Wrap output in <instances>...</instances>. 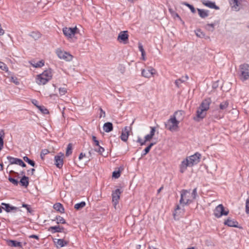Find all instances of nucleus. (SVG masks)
<instances>
[{"label": "nucleus", "instance_id": "nucleus-1", "mask_svg": "<svg viewBox=\"0 0 249 249\" xmlns=\"http://www.w3.org/2000/svg\"><path fill=\"white\" fill-rule=\"evenodd\" d=\"M183 112L176 111L168 120L166 127L172 132L177 131L178 129V124L183 120Z\"/></svg>", "mask_w": 249, "mask_h": 249}, {"label": "nucleus", "instance_id": "nucleus-2", "mask_svg": "<svg viewBox=\"0 0 249 249\" xmlns=\"http://www.w3.org/2000/svg\"><path fill=\"white\" fill-rule=\"evenodd\" d=\"M211 103V100L210 98L206 99L201 102L197 109L196 116L194 118L195 121L199 122L206 116Z\"/></svg>", "mask_w": 249, "mask_h": 249}, {"label": "nucleus", "instance_id": "nucleus-3", "mask_svg": "<svg viewBox=\"0 0 249 249\" xmlns=\"http://www.w3.org/2000/svg\"><path fill=\"white\" fill-rule=\"evenodd\" d=\"M196 189L183 190L181 193L180 203L183 205H187L191 203L196 198Z\"/></svg>", "mask_w": 249, "mask_h": 249}, {"label": "nucleus", "instance_id": "nucleus-4", "mask_svg": "<svg viewBox=\"0 0 249 249\" xmlns=\"http://www.w3.org/2000/svg\"><path fill=\"white\" fill-rule=\"evenodd\" d=\"M155 127H150L148 129L145 130L143 133V136H138L137 142L141 145H144L147 142H150L154 137L156 133Z\"/></svg>", "mask_w": 249, "mask_h": 249}, {"label": "nucleus", "instance_id": "nucleus-5", "mask_svg": "<svg viewBox=\"0 0 249 249\" xmlns=\"http://www.w3.org/2000/svg\"><path fill=\"white\" fill-rule=\"evenodd\" d=\"M52 70L50 69L46 70L36 76V83L39 85H45L52 79Z\"/></svg>", "mask_w": 249, "mask_h": 249}, {"label": "nucleus", "instance_id": "nucleus-6", "mask_svg": "<svg viewBox=\"0 0 249 249\" xmlns=\"http://www.w3.org/2000/svg\"><path fill=\"white\" fill-rule=\"evenodd\" d=\"M229 213V211L225 209L222 204H219L214 210L213 214L216 218H220L223 216H227Z\"/></svg>", "mask_w": 249, "mask_h": 249}, {"label": "nucleus", "instance_id": "nucleus-7", "mask_svg": "<svg viewBox=\"0 0 249 249\" xmlns=\"http://www.w3.org/2000/svg\"><path fill=\"white\" fill-rule=\"evenodd\" d=\"M241 73L240 79L245 81L249 78V65L248 63H243L240 66Z\"/></svg>", "mask_w": 249, "mask_h": 249}, {"label": "nucleus", "instance_id": "nucleus-8", "mask_svg": "<svg viewBox=\"0 0 249 249\" xmlns=\"http://www.w3.org/2000/svg\"><path fill=\"white\" fill-rule=\"evenodd\" d=\"M201 158V155L197 152L186 158L189 160L190 164L193 166L200 162Z\"/></svg>", "mask_w": 249, "mask_h": 249}, {"label": "nucleus", "instance_id": "nucleus-9", "mask_svg": "<svg viewBox=\"0 0 249 249\" xmlns=\"http://www.w3.org/2000/svg\"><path fill=\"white\" fill-rule=\"evenodd\" d=\"M128 34L127 31H121L118 36L117 40L120 43H123L124 44L128 42Z\"/></svg>", "mask_w": 249, "mask_h": 249}, {"label": "nucleus", "instance_id": "nucleus-10", "mask_svg": "<svg viewBox=\"0 0 249 249\" xmlns=\"http://www.w3.org/2000/svg\"><path fill=\"white\" fill-rule=\"evenodd\" d=\"M56 53L60 59H62L66 61H70L72 59V56L71 54L67 52H64L61 50H57Z\"/></svg>", "mask_w": 249, "mask_h": 249}, {"label": "nucleus", "instance_id": "nucleus-11", "mask_svg": "<svg viewBox=\"0 0 249 249\" xmlns=\"http://www.w3.org/2000/svg\"><path fill=\"white\" fill-rule=\"evenodd\" d=\"M64 155L63 153H59L54 158L55 165L58 168H61L63 165V159Z\"/></svg>", "mask_w": 249, "mask_h": 249}, {"label": "nucleus", "instance_id": "nucleus-12", "mask_svg": "<svg viewBox=\"0 0 249 249\" xmlns=\"http://www.w3.org/2000/svg\"><path fill=\"white\" fill-rule=\"evenodd\" d=\"M229 2L232 10L238 11L241 9L242 3L240 0H229Z\"/></svg>", "mask_w": 249, "mask_h": 249}, {"label": "nucleus", "instance_id": "nucleus-13", "mask_svg": "<svg viewBox=\"0 0 249 249\" xmlns=\"http://www.w3.org/2000/svg\"><path fill=\"white\" fill-rule=\"evenodd\" d=\"M77 28L75 27L73 28L65 27L63 29V32L65 36L71 38L76 33Z\"/></svg>", "mask_w": 249, "mask_h": 249}, {"label": "nucleus", "instance_id": "nucleus-14", "mask_svg": "<svg viewBox=\"0 0 249 249\" xmlns=\"http://www.w3.org/2000/svg\"><path fill=\"white\" fill-rule=\"evenodd\" d=\"M121 194V192L120 189H116L112 194V201L113 203L114 206L115 208L116 206L119 203V200L120 198V195Z\"/></svg>", "mask_w": 249, "mask_h": 249}, {"label": "nucleus", "instance_id": "nucleus-15", "mask_svg": "<svg viewBox=\"0 0 249 249\" xmlns=\"http://www.w3.org/2000/svg\"><path fill=\"white\" fill-rule=\"evenodd\" d=\"M184 213V209L177 206L173 213L174 219L176 220L179 219L183 215Z\"/></svg>", "mask_w": 249, "mask_h": 249}, {"label": "nucleus", "instance_id": "nucleus-16", "mask_svg": "<svg viewBox=\"0 0 249 249\" xmlns=\"http://www.w3.org/2000/svg\"><path fill=\"white\" fill-rule=\"evenodd\" d=\"M156 73V71L152 68L143 69L142 72V76L146 78H150L153 76Z\"/></svg>", "mask_w": 249, "mask_h": 249}, {"label": "nucleus", "instance_id": "nucleus-17", "mask_svg": "<svg viewBox=\"0 0 249 249\" xmlns=\"http://www.w3.org/2000/svg\"><path fill=\"white\" fill-rule=\"evenodd\" d=\"M7 159L8 160L10 164H18L23 167L26 166V164L24 162L20 159L13 158L11 157H8Z\"/></svg>", "mask_w": 249, "mask_h": 249}, {"label": "nucleus", "instance_id": "nucleus-18", "mask_svg": "<svg viewBox=\"0 0 249 249\" xmlns=\"http://www.w3.org/2000/svg\"><path fill=\"white\" fill-rule=\"evenodd\" d=\"M189 166H192L191 164H190V162L189 160H187V158L184 159L181 162L180 165H179V171L181 173H184L187 169V167Z\"/></svg>", "mask_w": 249, "mask_h": 249}, {"label": "nucleus", "instance_id": "nucleus-19", "mask_svg": "<svg viewBox=\"0 0 249 249\" xmlns=\"http://www.w3.org/2000/svg\"><path fill=\"white\" fill-rule=\"evenodd\" d=\"M53 241L55 246L57 248L64 247L67 246L68 242L63 239H53Z\"/></svg>", "mask_w": 249, "mask_h": 249}, {"label": "nucleus", "instance_id": "nucleus-20", "mask_svg": "<svg viewBox=\"0 0 249 249\" xmlns=\"http://www.w3.org/2000/svg\"><path fill=\"white\" fill-rule=\"evenodd\" d=\"M225 225L231 227H238V223L237 221L235 220L234 219L231 218H227L224 222Z\"/></svg>", "mask_w": 249, "mask_h": 249}, {"label": "nucleus", "instance_id": "nucleus-21", "mask_svg": "<svg viewBox=\"0 0 249 249\" xmlns=\"http://www.w3.org/2000/svg\"><path fill=\"white\" fill-rule=\"evenodd\" d=\"M129 135V131L128 127H125L122 131L121 139L124 142H126Z\"/></svg>", "mask_w": 249, "mask_h": 249}, {"label": "nucleus", "instance_id": "nucleus-22", "mask_svg": "<svg viewBox=\"0 0 249 249\" xmlns=\"http://www.w3.org/2000/svg\"><path fill=\"white\" fill-rule=\"evenodd\" d=\"M21 174L22 175V177L20 179L19 183L22 186L27 188L29 183V178L23 175V172H22Z\"/></svg>", "mask_w": 249, "mask_h": 249}, {"label": "nucleus", "instance_id": "nucleus-23", "mask_svg": "<svg viewBox=\"0 0 249 249\" xmlns=\"http://www.w3.org/2000/svg\"><path fill=\"white\" fill-rule=\"evenodd\" d=\"M8 246L11 247H22L21 243L16 240H6Z\"/></svg>", "mask_w": 249, "mask_h": 249}, {"label": "nucleus", "instance_id": "nucleus-24", "mask_svg": "<svg viewBox=\"0 0 249 249\" xmlns=\"http://www.w3.org/2000/svg\"><path fill=\"white\" fill-rule=\"evenodd\" d=\"M202 3L205 6L209 8H213L216 10L219 9V7L215 4L214 2L210 1H204L202 2Z\"/></svg>", "mask_w": 249, "mask_h": 249}, {"label": "nucleus", "instance_id": "nucleus-25", "mask_svg": "<svg viewBox=\"0 0 249 249\" xmlns=\"http://www.w3.org/2000/svg\"><path fill=\"white\" fill-rule=\"evenodd\" d=\"M103 129L106 132H109L113 129V125L110 122L106 123L103 125Z\"/></svg>", "mask_w": 249, "mask_h": 249}, {"label": "nucleus", "instance_id": "nucleus-26", "mask_svg": "<svg viewBox=\"0 0 249 249\" xmlns=\"http://www.w3.org/2000/svg\"><path fill=\"white\" fill-rule=\"evenodd\" d=\"M188 79V76H186L185 77H182L180 78L177 79L175 82V84L178 87H179L183 83L186 82Z\"/></svg>", "mask_w": 249, "mask_h": 249}, {"label": "nucleus", "instance_id": "nucleus-27", "mask_svg": "<svg viewBox=\"0 0 249 249\" xmlns=\"http://www.w3.org/2000/svg\"><path fill=\"white\" fill-rule=\"evenodd\" d=\"M53 208L54 210L60 213H64V208L62 205L60 203H56L54 204L53 206Z\"/></svg>", "mask_w": 249, "mask_h": 249}, {"label": "nucleus", "instance_id": "nucleus-28", "mask_svg": "<svg viewBox=\"0 0 249 249\" xmlns=\"http://www.w3.org/2000/svg\"><path fill=\"white\" fill-rule=\"evenodd\" d=\"M2 205L4 206V207L2 208L3 209L5 210L7 212H10L13 210H16L17 208L14 206H11L8 204H6L2 203Z\"/></svg>", "mask_w": 249, "mask_h": 249}, {"label": "nucleus", "instance_id": "nucleus-29", "mask_svg": "<svg viewBox=\"0 0 249 249\" xmlns=\"http://www.w3.org/2000/svg\"><path fill=\"white\" fill-rule=\"evenodd\" d=\"M98 149H95V151H96L99 153V155L104 157H107V154L106 152L105 149L103 147L101 146L100 145L99 146H98Z\"/></svg>", "mask_w": 249, "mask_h": 249}, {"label": "nucleus", "instance_id": "nucleus-30", "mask_svg": "<svg viewBox=\"0 0 249 249\" xmlns=\"http://www.w3.org/2000/svg\"><path fill=\"white\" fill-rule=\"evenodd\" d=\"M44 63H31V70L35 71L36 69H39L44 66Z\"/></svg>", "mask_w": 249, "mask_h": 249}, {"label": "nucleus", "instance_id": "nucleus-31", "mask_svg": "<svg viewBox=\"0 0 249 249\" xmlns=\"http://www.w3.org/2000/svg\"><path fill=\"white\" fill-rule=\"evenodd\" d=\"M5 136V133L2 130H0V150H1L3 147V139Z\"/></svg>", "mask_w": 249, "mask_h": 249}, {"label": "nucleus", "instance_id": "nucleus-32", "mask_svg": "<svg viewBox=\"0 0 249 249\" xmlns=\"http://www.w3.org/2000/svg\"><path fill=\"white\" fill-rule=\"evenodd\" d=\"M197 11L199 15L202 18H205L208 16V11L205 10L197 9Z\"/></svg>", "mask_w": 249, "mask_h": 249}, {"label": "nucleus", "instance_id": "nucleus-33", "mask_svg": "<svg viewBox=\"0 0 249 249\" xmlns=\"http://www.w3.org/2000/svg\"><path fill=\"white\" fill-rule=\"evenodd\" d=\"M62 230V229H61L59 226H57L50 227L48 231H51L52 233H54L55 232H61Z\"/></svg>", "mask_w": 249, "mask_h": 249}, {"label": "nucleus", "instance_id": "nucleus-34", "mask_svg": "<svg viewBox=\"0 0 249 249\" xmlns=\"http://www.w3.org/2000/svg\"><path fill=\"white\" fill-rule=\"evenodd\" d=\"M38 109L43 114H47L49 113L48 110L43 106L39 105L37 106Z\"/></svg>", "mask_w": 249, "mask_h": 249}, {"label": "nucleus", "instance_id": "nucleus-35", "mask_svg": "<svg viewBox=\"0 0 249 249\" xmlns=\"http://www.w3.org/2000/svg\"><path fill=\"white\" fill-rule=\"evenodd\" d=\"M58 94L60 96H62L65 95L67 91V90L65 87H59L58 89Z\"/></svg>", "mask_w": 249, "mask_h": 249}, {"label": "nucleus", "instance_id": "nucleus-36", "mask_svg": "<svg viewBox=\"0 0 249 249\" xmlns=\"http://www.w3.org/2000/svg\"><path fill=\"white\" fill-rule=\"evenodd\" d=\"M86 205V203L84 201L81 202L77 203L74 205V208L76 210L80 209L84 207Z\"/></svg>", "mask_w": 249, "mask_h": 249}, {"label": "nucleus", "instance_id": "nucleus-37", "mask_svg": "<svg viewBox=\"0 0 249 249\" xmlns=\"http://www.w3.org/2000/svg\"><path fill=\"white\" fill-rule=\"evenodd\" d=\"M228 105L229 103L227 101L222 102L219 105L220 109L221 110H224L228 107Z\"/></svg>", "mask_w": 249, "mask_h": 249}, {"label": "nucleus", "instance_id": "nucleus-38", "mask_svg": "<svg viewBox=\"0 0 249 249\" xmlns=\"http://www.w3.org/2000/svg\"><path fill=\"white\" fill-rule=\"evenodd\" d=\"M72 152V146L71 144L69 143L67 146L66 155L69 156Z\"/></svg>", "mask_w": 249, "mask_h": 249}, {"label": "nucleus", "instance_id": "nucleus-39", "mask_svg": "<svg viewBox=\"0 0 249 249\" xmlns=\"http://www.w3.org/2000/svg\"><path fill=\"white\" fill-rule=\"evenodd\" d=\"M121 172L119 170L114 171L112 173V178H118L120 177Z\"/></svg>", "mask_w": 249, "mask_h": 249}, {"label": "nucleus", "instance_id": "nucleus-40", "mask_svg": "<svg viewBox=\"0 0 249 249\" xmlns=\"http://www.w3.org/2000/svg\"><path fill=\"white\" fill-rule=\"evenodd\" d=\"M0 71L8 72V68L7 67L5 63H0Z\"/></svg>", "mask_w": 249, "mask_h": 249}, {"label": "nucleus", "instance_id": "nucleus-41", "mask_svg": "<svg viewBox=\"0 0 249 249\" xmlns=\"http://www.w3.org/2000/svg\"><path fill=\"white\" fill-rule=\"evenodd\" d=\"M56 219L57 220V223H61V224H65L66 221L61 216H58L56 217Z\"/></svg>", "mask_w": 249, "mask_h": 249}, {"label": "nucleus", "instance_id": "nucleus-42", "mask_svg": "<svg viewBox=\"0 0 249 249\" xmlns=\"http://www.w3.org/2000/svg\"><path fill=\"white\" fill-rule=\"evenodd\" d=\"M155 143H151L147 147H146L145 149H144V153L143 154L144 155H146V154H147L151 148L152 147V146Z\"/></svg>", "mask_w": 249, "mask_h": 249}, {"label": "nucleus", "instance_id": "nucleus-43", "mask_svg": "<svg viewBox=\"0 0 249 249\" xmlns=\"http://www.w3.org/2000/svg\"><path fill=\"white\" fill-rule=\"evenodd\" d=\"M214 26H215V24H214V23L208 24L206 25V28L209 31H213L214 29Z\"/></svg>", "mask_w": 249, "mask_h": 249}, {"label": "nucleus", "instance_id": "nucleus-44", "mask_svg": "<svg viewBox=\"0 0 249 249\" xmlns=\"http://www.w3.org/2000/svg\"><path fill=\"white\" fill-rule=\"evenodd\" d=\"M245 211L247 213H249V198H247L246 201Z\"/></svg>", "mask_w": 249, "mask_h": 249}, {"label": "nucleus", "instance_id": "nucleus-45", "mask_svg": "<svg viewBox=\"0 0 249 249\" xmlns=\"http://www.w3.org/2000/svg\"><path fill=\"white\" fill-rule=\"evenodd\" d=\"M183 4H184L185 5L187 6V7H188L190 8V9L191 10V11L193 13H195V12H196L195 9L194 8V7L192 5H190V4H189L188 3H186V2L183 3Z\"/></svg>", "mask_w": 249, "mask_h": 249}, {"label": "nucleus", "instance_id": "nucleus-46", "mask_svg": "<svg viewBox=\"0 0 249 249\" xmlns=\"http://www.w3.org/2000/svg\"><path fill=\"white\" fill-rule=\"evenodd\" d=\"M8 179L13 184L15 185H18V181L17 179H14L11 177L9 178Z\"/></svg>", "mask_w": 249, "mask_h": 249}, {"label": "nucleus", "instance_id": "nucleus-47", "mask_svg": "<svg viewBox=\"0 0 249 249\" xmlns=\"http://www.w3.org/2000/svg\"><path fill=\"white\" fill-rule=\"evenodd\" d=\"M22 207H24V208H26V209H27V211H28L29 213H31V208H30V207H29V206H28V205H27V204H22Z\"/></svg>", "mask_w": 249, "mask_h": 249}, {"label": "nucleus", "instance_id": "nucleus-48", "mask_svg": "<svg viewBox=\"0 0 249 249\" xmlns=\"http://www.w3.org/2000/svg\"><path fill=\"white\" fill-rule=\"evenodd\" d=\"M11 81L16 85L19 84V82L16 78L12 77Z\"/></svg>", "mask_w": 249, "mask_h": 249}, {"label": "nucleus", "instance_id": "nucleus-49", "mask_svg": "<svg viewBox=\"0 0 249 249\" xmlns=\"http://www.w3.org/2000/svg\"><path fill=\"white\" fill-rule=\"evenodd\" d=\"M32 103L37 107V106H39L40 105H39L38 102L36 100H33L32 101Z\"/></svg>", "mask_w": 249, "mask_h": 249}, {"label": "nucleus", "instance_id": "nucleus-50", "mask_svg": "<svg viewBox=\"0 0 249 249\" xmlns=\"http://www.w3.org/2000/svg\"><path fill=\"white\" fill-rule=\"evenodd\" d=\"M86 156V155L85 154H83L82 153H80V154L79 155V159L80 160H81V159H82L84 157H85Z\"/></svg>", "mask_w": 249, "mask_h": 249}, {"label": "nucleus", "instance_id": "nucleus-51", "mask_svg": "<svg viewBox=\"0 0 249 249\" xmlns=\"http://www.w3.org/2000/svg\"><path fill=\"white\" fill-rule=\"evenodd\" d=\"M28 163L31 165L32 166H34L35 165V163L34 161L32 160H30L28 162Z\"/></svg>", "mask_w": 249, "mask_h": 249}, {"label": "nucleus", "instance_id": "nucleus-52", "mask_svg": "<svg viewBox=\"0 0 249 249\" xmlns=\"http://www.w3.org/2000/svg\"><path fill=\"white\" fill-rule=\"evenodd\" d=\"M29 237L31 238H35L37 240H38L39 239V237L37 235H30L29 236Z\"/></svg>", "mask_w": 249, "mask_h": 249}, {"label": "nucleus", "instance_id": "nucleus-53", "mask_svg": "<svg viewBox=\"0 0 249 249\" xmlns=\"http://www.w3.org/2000/svg\"><path fill=\"white\" fill-rule=\"evenodd\" d=\"M139 48L140 51L141 52H143V51H144L143 48V47H142V45L141 44H139Z\"/></svg>", "mask_w": 249, "mask_h": 249}, {"label": "nucleus", "instance_id": "nucleus-54", "mask_svg": "<svg viewBox=\"0 0 249 249\" xmlns=\"http://www.w3.org/2000/svg\"><path fill=\"white\" fill-rule=\"evenodd\" d=\"M186 249H197V247L195 246H189Z\"/></svg>", "mask_w": 249, "mask_h": 249}, {"label": "nucleus", "instance_id": "nucleus-55", "mask_svg": "<svg viewBox=\"0 0 249 249\" xmlns=\"http://www.w3.org/2000/svg\"><path fill=\"white\" fill-rule=\"evenodd\" d=\"M142 53V57L143 60H145L144 58V55H145V52L143 51V52H141Z\"/></svg>", "mask_w": 249, "mask_h": 249}, {"label": "nucleus", "instance_id": "nucleus-56", "mask_svg": "<svg viewBox=\"0 0 249 249\" xmlns=\"http://www.w3.org/2000/svg\"><path fill=\"white\" fill-rule=\"evenodd\" d=\"M23 160L27 162L30 160V159L26 156L23 157Z\"/></svg>", "mask_w": 249, "mask_h": 249}, {"label": "nucleus", "instance_id": "nucleus-57", "mask_svg": "<svg viewBox=\"0 0 249 249\" xmlns=\"http://www.w3.org/2000/svg\"><path fill=\"white\" fill-rule=\"evenodd\" d=\"M94 143H95V144L96 146H100L99 142V141L97 140L96 141H95Z\"/></svg>", "mask_w": 249, "mask_h": 249}, {"label": "nucleus", "instance_id": "nucleus-58", "mask_svg": "<svg viewBox=\"0 0 249 249\" xmlns=\"http://www.w3.org/2000/svg\"><path fill=\"white\" fill-rule=\"evenodd\" d=\"M35 171V169H34V168H32V169L31 170L30 172H31V175H33L34 174Z\"/></svg>", "mask_w": 249, "mask_h": 249}, {"label": "nucleus", "instance_id": "nucleus-59", "mask_svg": "<svg viewBox=\"0 0 249 249\" xmlns=\"http://www.w3.org/2000/svg\"><path fill=\"white\" fill-rule=\"evenodd\" d=\"M92 140L94 142H95V141L97 140L96 138L94 136H92Z\"/></svg>", "mask_w": 249, "mask_h": 249}, {"label": "nucleus", "instance_id": "nucleus-60", "mask_svg": "<svg viewBox=\"0 0 249 249\" xmlns=\"http://www.w3.org/2000/svg\"><path fill=\"white\" fill-rule=\"evenodd\" d=\"M3 170V165L2 164L0 163V171Z\"/></svg>", "mask_w": 249, "mask_h": 249}, {"label": "nucleus", "instance_id": "nucleus-61", "mask_svg": "<svg viewBox=\"0 0 249 249\" xmlns=\"http://www.w3.org/2000/svg\"><path fill=\"white\" fill-rule=\"evenodd\" d=\"M150 249H157L156 248H155V247H152L150 248Z\"/></svg>", "mask_w": 249, "mask_h": 249}, {"label": "nucleus", "instance_id": "nucleus-62", "mask_svg": "<svg viewBox=\"0 0 249 249\" xmlns=\"http://www.w3.org/2000/svg\"><path fill=\"white\" fill-rule=\"evenodd\" d=\"M2 212V208L0 207V213Z\"/></svg>", "mask_w": 249, "mask_h": 249}, {"label": "nucleus", "instance_id": "nucleus-63", "mask_svg": "<svg viewBox=\"0 0 249 249\" xmlns=\"http://www.w3.org/2000/svg\"><path fill=\"white\" fill-rule=\"evenodd\" d=\"M69 39H71V40H74V38H69Z\"/></svg>", "mask_w": 249, "mask_h": 249}]
</instances>
